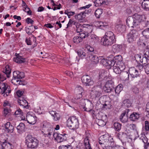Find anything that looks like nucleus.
Here are the masks:
<instances>
[{
	"label": "nucleus",
	"instance_id": "6ab92c4d",
	"mask_svg": "<svg viewBox=\"0 0 149 149\" xmlns=\"http://www.w3.org/2000/svg\"><path fill=\"white\" fill-rule=\"evenodd\" d=\"M26 98L22 97L19 98L18 100V102L20 106H23L24 108H27L28 106V102L26 100Z\"/></svg>",
	"mask_w": 149,
	"mask_h": 149
},
{
	"label": "nucleus",
	"instance_id": "e2e57ef3",
	"mask_svg": "<svg viewBox=\"0 0 149 149\" xmlns=\"http://www.w3.org/2000/svg\"><path fill=\"white\" fill-rule=\"evenodd\" d=\"M87 50L89 51L91 53H92L94 51V48L88 45L86 47Z\"/></svg>",
	"mask_w": 149,
	"mask_h": 149
},
{
	"label": "nucleus",
	"instance_id": "f704fd0d",
	"mask_svg": "<svg viewBox=\"0 0 149 149\" xmlns=\"http://www.w3.org/2000/svg\"><path fill=\"white\" fill-rule=\"evenodd\" d=\"M143 9L146 10H149V1L144 0L141 4Z\"/></svg>",
	"mask_w": 149,
	"mask_h": 149
},
{
	"label": "nucleus",
	"instance_id": "c9c22d12",
	"mask_svg": "<svg viewBox=\"0 0 149 149\" xmlns=\"http://www.w3.org/2000/svg\"><path fill=\"white\" fill-rule=\"evenodd\" d=\"M22 6L24 7L23 8H24V9H23V10L25 12H27L26 10H29L27 11V13L29 15H31V14L32 12L31 10H30V8L28 7V6L26 4V3L24 1H22Z\"/></svg>",
	"mask_w": 149,
	"mask_h": 149
},
{
	"label": "nucleus",
	"instance_id": "de8ad7c7",
	"mask_svg": "<svg viewBox=\"0 0 149 149\" xmlns=\"http://www.w3.org/2000/svg\"><path fill=\"white\" fill-rule=\"evenodd\" d=\"M73 40L74 42L77 44L81 42L82 39L79 36H77L74 37Z\"/></svg>",
	"mask_w": 149,
	"mask_h": 149
},
{
	"label": "nucleus",
	"instance_id": "7c9ffc66",
	"mask_svg": "<svg viewBox=\"0 0 149 149\" xmlns=\"http://www.w3.org/2000/svg\"><path fill=\"white\" fill-rule=\"evenodd\" d=\"M78 89V90L80 91V93H79L78 94L74 96V97L75 100H79L82 97L83 90L81 86H79Z\"/></svg>",
	"mask_w": 149,
	"mask_h": 149
},
{
	"label": "nucleus",
	"instance_id": "c756f323",
	"mask_svg": "<svg viewBox=\"0 0 149 149\" xmlns=\"http://www.w3.org/2000/svg\"><path fill=\"white\" fill-rule=\"evenodd\" d=\"M84 145L86 149H92L89 143V138L88 136H86L84 140Z\"/></svg>",
	"mask_w": 149,
	"mask_h": 149
},
{
	"label": "nucleus",
	"instance_id": "864d4df0",
	"mask_svg": "<svg viewBox=\"0 0 149 149\" xmlns=\"http://www.w3.org/2000/svg\"><path fill=\"white\" fill-rule=\"evenodd\" d=\"M60 115L58 113H56L53 116L54 119L55 121H56L59 120L60 118Z\"/></svg>",
	"mask_w": 149,
	"mask_h": 149
},
{
	"label": "nucleus",
	"instance_id": "cd10ccee",
	"mask_svg": "<svg viewBox=\"0 0 149 149\" xmlns=\"http://www.w3.org/2000/svg\"><path fill=\"white\" fill-rule=\"evenodd\" d=\"M127 25L129 27H134V19L133 17L131 16L129 17L126 20Z\"/></svg>",
	"mask_w": 149,
	"mask_h": 149
},
{
	"label": "nucleus",
	"instance_id": "f8f14e48",
	"mask_svg": "<svg viewBox=\"0 0 149 149\" xmlns=\"http://www.w3.org/2000/svg\"><path fill=\"white\" fill-rule=\"evenodd\" d=\"M53 135L54 138L55 136H56L55 139L58 143H60L66 140L67 137L66 136H67L68 135L65 133H63V134H60L57 133L54 134L53 133Z\"/></svg>",
	"mask_w": 149,
	"mask_h": 149
},
{
	"label": "nucleus",
	"instance_id": "49530a36",
	"mask_svg": "<svg viewBox=\"0 0 149 149\" xmlns=\"http://www.w3.org/2000/svg\"><path fill=\"white\" fill-rule=\"evenodd\" d=\"M102 13V10L101 9H98L96 10L95 15L97 18H99Z\"/></svg>",
	"mask_w": 149,
	"mask_h": 149
},
{
	"label": "nucleus",
	"instance_id": "4be33fe9",
	"mask_svg": "<svg viewBox=\"0 0 149 149\" xmlns=\"http://www.w3.org/2000/svg\"><path fill=\"white\" fill-rule=\"evenodd\" d=\"M149 51H146V52L144 53V57H143L141 59V63L144 66L146 65V63H148V61H149Z\"/></svg>",
	"mask_w": 149,
	"mask_h": 149
},
{
	"label": "nucleus",
	"instance_id": "1a4fd4ad",
	"mask_svg": "<svg viewBox=\"0 0 149 149\" xmlns=\"http://www.w3.org/2000/svg\"><path fill=\"white\" fill-rule=\"evenodd\" d=\"M82 82L86 86H91L93 85L94 82L91 77L88 75H83L81 78Z\"/></svg>",
	"mask_w": 149,
	"mask_h": 149
},
{
	"label": "nucleus",
	"instance_id": "dca6fc26",
	"mask_svg": "<svg viewBox=\"0 0 149 149\" xmlns=\"http://www.w3.org/2000/svg\"><path fill=\"white\" fill-rule=\"evenodd\" d=\"M129 111V109H126L120 115L119 119L122 123H125L127 121L128 118V114Z\"/></svg>",
	"mask_w": 149,
	"mask_h": 149
},
{
	"label": "nucleus",
	"instance_id": "0eeeda50",
	"mask_svg": "<svg viewBox=\"0 0 149 149\" xmlns=\"http://www.w3.org/2000/svg\"><path fill=\"white\" fill-rule=\"evenodd\" d=\"M102 88L100 86L94 87L92 88L91 93V95L93 98L99 97L102 95Z\"/></svg>",
	"mask_w": 149,
	"mask_h": 149
},
{
	"label": "nucleus",
	"instance_id": "69168bd1",
	"mask_svg": "<svg viewBox=\"0 0 149 149\" xmlns=\"http://www.w3.org/2000/svg\"><path fill=\"white\" fill-rule=\"evenodd\" d=\"M26 22L27 24L30 23L31 24H33L34 21L30 18H27L26 19Z\"/></svg>",
	"mask_w": 149,
	"mask_h": 149
},
{
	"label": "nucleus",
	"instance_id": "9d476101",
	"mask_svg": "<svg viewBox=\"0 0 149 149\" xmlns=\"http://www.w3.org/2000/svg\"><path fill=\"white\" fill-rule=\"evenodd\" d=\"M137 44L138 46L148 49V51H149V39H143L140 38Z\"/></svg>",
	"mask_w": 149,
	"mask_h": 149
},
{
	"label": "nucleus",
	"instance_id": "6e6d98bb",
	"mask_svg": "<svg viewBox=\"0 0 149 149\" xmlns=\"http://www.w3.org/2000/svg\"><path fill=\"white\" fill-rule=\"evenodd\" d=\"M145 129L146 131H149V122L148 121L145 122Z\"/></svg>",
	"mask_w": 149,
	"mask_h": 149
},
{
	"label": "nucleus",
	"instance_id": "4c0bfd02",
	"mask_svg": "<svg viewBox=\"0 0 149 149\" xmlns=\"http://www.w3.org/2000/svg\"><path fill=\"white\" fill-rule=\"evenodd\" d=\"M11 70L10 68L9 67V65H7L6 66L5 69L3 71V72L6 75V76L8 78H9L10 77L9 75L11 72Z\"/></svg>",
	"mask_w": 149,
	"mask_h": 149
},
{
	"label": "nucleus",
	"instance_id": "393cba45",
	"mask_svg": "<svg viewBox=\"0 0 149 149\" xmlns=\"http://www.w3.org/2000/svg\"><path fill=\"white\" fill-rule=\"evenodd\" d=\"M5 127L6 131L8 133H10L13 132L14 127L13 126L11 125L10 122H7L5 125Z\"/></svg>",
	"mask_w": 149,
	"mask_h": 149
},
{
	"label": "nucleus",
	"instance_id": "4468645a",
	"mask_svg": "<svg viewBox=\"0 0 149 149\" xmlns=\"http://www.w3.org/2000/svg\"><path fill=\"white\" fill-rule=\"evenodd\" d=\"M99 141H102L114 144V141L111 136L105 134L101 136L99 138Z\"/></svg>",
	"mask_w": 149,
	"mask_h": 149
},
{
	"label": "nucleus",
	"instance_id": "6e6552de",
	"mask_svg": "<svg viewBox=\"0 0 149 149\" xmlns=\"http://www.w3.org/2000/svg\"><path fill=\"white\" fill-rule=\"evenodd\" d=\"M138 33L135 30H132L128 34L127 37V41L130 43H133L135 41L138 36Z\"/></svg>",
	"mask_w": 149,
	"mask_h": 149
},
{
	"label": "nucleus",
	"instance_id": "473e14b6",
	"mask_svg": "<svg viewBox=\"0 0 149 149\" xmlns=\"http://www.w3.org/2000/svg\"><path fill=\"white\" fill-rule=\"evenodd\" d=\"M116 28L118 31L122 33L124 32L126 30L125 26L123 24H118L116 26Z\"/></svg>",
	"mask_w": 149,
	"mask_h": 149
},
{
	"label": "nucleus",
	"instance_id": "8fccbe9b",
	"mask_svg": "<svg viewBox=\"0 0 149 149\" xmlns=\"http://www.w3.org/2000/svg\"><path fill=\"white\" fill-rule=\"evenodd\" d=\"M106 72L104 70H102L99 72V77L100 78L104 79L106 76L105 75Z\"/></svg>",
	"mask_w": 149,
	"mask_h": 149
},
{
	"label": "nucleus",
	"instance_id": "338daca9",
	"mask_svg": "<svg viewBox=\"0 0 149 149\" xmlns=\"http://www.w3.org/2000/svg\"><path fill=\"white\" fill-rule=\"evenodd\" d=\"M4 113L5 116L7 115H9L10 114L9 110H8L7 107H5L4 110Z\"/></svg>",
	"mask_w": 149,
	"mask_h": 149
},
{
	"label": "nucleus",
	"instance_id": "37998d69",
	"mask_svg": "<svg viewBox=\"0 0 149 149\" xmlns=\"http://www.w3.org/2000/svg\"><path fill=\"white\" fill-rule=\"evenodd\" d=\"M25 31L26 33L28 34H31L34 31L33 30V26L31 25L29 27H26Z\"/></svg>",
	"mask_w": 149,
	"mask_h": 149
},
{
	"label": "nucleus",
	"instance_id": "3c124183",
	"mask_svg": "<svg viewBox=\"0 0 149 149\" xmlns=\"http://www.w3.org/2000/svg\"><path fill=\"white\" fill-rule=\"evenodd\" d=\"M134 58L136 61L137 63H139V62L141 63L142 59L140 55L138 54L135 55L134 56Z\"/></svg>",
	"mask_w": 149,
	"mask_h": 149
},
{
	"label": "nucleus",
	"instance_id": "2eb2a0df",
	"mask_svg": "<svg viewBox=\"0 0 149 149\" xmlns=\"http://www.w3.org/2000/svg\"><path fill=\"white\" fill-rule=\"evenodd\" d=\"M113 57V56L112 55H110L108 59L103 58L102 57H99L100 60V63L105 66H109L110 67V66H112L111 60V59L109 58Z\"/></svg>",
	"mask_w": 149,
	"mask_h": 149
},
{
	"label": "nucleus",
	"instance_id": "ea45409f",
	"mask_svg": "<svg viewBox=\"0 0 149 149\" xmlns=\"http://www.w3.org/2000/svg\"><path fill=\"white\" fill-rule=\"evenodd\" d=\"M80 36H79L83 40V38H85L86 37L87 38L90 36V33L88 32H86L85 31L81 32L79 33Z\"/></svg>",
	"mask_w": 149,
	"mask_h": 149
},
{
	"label": "nucleus",
	"instance_id": "bb28decb",
	"mask_svg": "<svg viewBox=\"0 0 149 149\" xmlns=\"http://www.w3.org/2000/svg\"><path fill=\"white\" fill-rule=\"evenodd\" d=\"M99 143L103 149H108L109 147L112 146L114 144L102 141H99Z\"/></svg>",
	"mask_w": 149,
	"mask_h": 149
},
{
	"label": "nucleus",
	"instance_id": "20e7f679",
	"mask_svg": "<svg viewBox=\"0 0 149 149\" xmlns=\"http://www.w3.org/2000/svg\"><path fill=\"white\" fill-rule=\"evenodd\" d=\"M111 60L112 66L116 65L120 66V68L123 69H124L125 68V66L123 62L122 57L121 55H118L115 56Z\"/></svg>",
	"mask_w": 149,
	"mask_h": 149
},
{
	"label": "nucleus",
	"instance_id": "c03bdc74",
	"mask_svg": "<svg viewBox=\"0 0 149 149\" xmlns=\"http://www.w3.org/2000/svg\"><path fill=\"white\" fill-rule=\"evenodd\" d=\"M142 34L144 36L147 38H149V28L144 30L142 32Z\"/></svg>",
	"mask_w": 149,
	"mask_h": 149
},
{
	"label": "nucleus",
	"instance_id": "a211bd4d",
	"mask_svg": "<svg viewBox=\"0 0 149 149\" xmlns=\"http://www.w3.org/2000/svg\"><path fill=\"white\" fill-rule=\"evenodd\" d=\"M129 73L132 78H134L139 77L138 71L134 67H131L129 69Z\"/></svg>",
	"mask_w": 149,
	"mask_h": 149
},
{
	"label": "nucleus",
	"instance_id": "c85d7f7f",
	"mask_svg": "<svg viewBox=\"0 0 149 149\" xmlns=\"http://www.w3.org/2000/svg\"><path fill=\"white\" fill-rule=\"evenodd\" d=\"M122 45H121L115 44L112 46V49L115 53L120 52L121 49Z\"/></svg>",
	"mask_w": 149,
	"mask_h": 149
},
{
	"label": "nucleus",
	"instance_id": "72a5a7b5",
	"mask_svg": "<svg viewBox=\"0 0 149 149\" xmlns=\"http://www.w3.org/2000/svg\"><path fill=\"white\" fill-rule=\"evenodd\" d=\"M96 6H99L103 4H108V1L105 0H96L94 2Z\"/></svg>",
	"mask_w": 149,
	"mask_h": 149
},
{
	"label": "nucleus",
	"instance_id": "e433bc0d",
	"mask_svg": "<svg viewBox=\"0 0 149 149\" xmlns=\"http://www.w3.org/2000/svg\"><path fill=\"white\" fill-rule=\"evenodd\" d=\"M122 124L118 122L114 123H113V128L115 130L118 132L121 130Z\"/></svg>",
	"mask_w": 149,
	"mask_h": 149
},
{
	"label": "nucleus",
	"instance_id": "052dcab7",
	"mask_svg": "<svg viewBox=\"0 0 149 149\" xmlns=\"http://www.w3.org/2000/svg\"><path fill=\"white\" fill-rule=\"evenodd\" d=\"M111 149H125V148L122 146H114L113 145L111 146Z\"/></svg>",
	"mask_w": 149,
	"mask_h": 149
},
{
	"label": "nucleus",
	"instance_id": "603ef678",
	"mask_svg": "<svg viewBox=\"0 0 149 149\" xmlns=\"http://www.w3.org/2000/svg\"><path fill=\"white\" fill-rule=\"evenodd\" d=\"M97 124L100 126H104L106 125L105 122L101 119L99 120L97 122Z\"/></svg>",
	"mask_w": 149,
	"mask_h": 149
},
{
	"label": "nucleus",
	"instance_id": "5701e85b",
	"mask_svg": "<svg viewBox=\"0 0 149 149\" xmlns=\"http://www.w3.org/2000/svg\"><path fill=\"white\" fill-rule=\"evenodd\" d=\"M89 60L91 62H93L94 64L98 63L100 60V58L97 55L94 54H90L89 56Z\"/></svg>",
	"mask_w": 149,
	"mask_h": 149
},
{
	"label": "nucleus",
	"instance_id": "0e129e2a",
	"mask_svg": "<svg viewBox=\"0 0 149 149\" xmlns=\"http://www.w3.org/2000/svg\"><path fill=\"white\" fill-rule=\"evenodd\" d=\"M121 74L123 75L124 76V78L125 79H128L129 77V74L127 72H126L124 73H122Z\"/></svg>",
	"mask_w": 149,
	"mask_h": 149
},
{
	"label": "nucleus",
	"instance_id": "4d7b16f0",
	"mask_svg": "<svg viewBox=\"0 0 149 149\" xmlns=\"http://www.w3.org/2000/svg\"><path fill=\"white\" fill-rule=\"evenodd\" d=\"M23 91H21L20 90H18L16 92V94L17 96L20 98V97H22L23 96Z\"/></svg>",
	"mask_w": 149,
	"mask_h": 149
},
{
	"label": "nucleus",
	"instance_id": "bf43d9fd",
	"mask_svg": "<svg viewBox=\"0 0 149 149\" xmlns=\"http://www.w3.org/2000/svg\"><path fill=\"white\" fill-rule=\"evenodd\" d=\"M143 142L144 143V146L146 145V144L148 142V139L146 136H142L141 138Z\"/></svg>",
	"mask_w": 149,
	"mask_h": 149
},
{
	"label": "nucleus",
	"instance_id": "9b49d317",
	"mask_svg": "<svg viewBox=\"0 0 149 149\" xmlns=\"http://www.w3.org/2000/svg\"><path fill=\"white\" fill-rule=\"evenodd\" d=\"M113 82L112 81L107 82L103 89L104 91L107 93H110L114 89Z\"/></svg>",
	"mask_w": 149,
	"mask_h": 149
},
{
	"label": "nucleus",
	"instance_id": "79ce46f5",
	"mask_svg": "<svg viewBox=\"0 0 149 149\" xmlns=\"http://www.w3.org/2000/svg\"><path fill=\"white\" fill-rule=\"evenodd\" d=\"M123 86L121 84H119L117 86L115 89L116 93L118 95L121 91L123 90Z\"/></svg>",
	"mask_w": 149,
	"mask_h": 149
},
{
	"label": "nucleus",
	"instance_id": "680f3d73",
	"mask_svg": "<svg viewBox=\"0 0 149 149\" xmlns=\"http://www.w3.org/2000/svg\"><path fill=\"white\" fill-rule=\"evenodd\" d=\"M77 16L81 18V19H83L86 16V15H84L83 12H81L80 13L78 14L77 15Z\"/></svg>",
	"mask_w": 149,
	"mask_h": 149
},
{
	"label": "nucleus",
	"instance_id": "774afa93",
	"mask_svg": "<svg viewBox=\"0 0 149 149\" xmlns=\"http://www.w3.org/2000/svg\"><path fill=\"white\" fill-rule=\"evenodd\" d=\"M132 91L135 94L138 93L139 92L138 88L135 86L133 87Z\"/></svg>",
	"mask_w": 149,
	"mask_h": 149
},
{
	"label": "nucleus",
	"instance_id": "f03ea898",
	"mask_svg": "<svg viewBox=\"0 0 149 149\" xmlns=\"http://www.w3.org/2000/svg\"><path fill=\"white\" fill-rule=\"evenodd\" d=\"M25 143L27 147L31 149L37 148L38 146V141L32 135L29 134L26 138Z\"/></svg>",
	"mask_w": 149,
	"mask_h": 149
},
{
	"label": "nucleus",
	"instance_id": "423d86ee",
	"mask_svg": "<svg viewBox=\"0 0 149 149\" xmlns=\"http://www.w3.org/2000/svg\"><path fill=\"white\" fill-rule=\"evenodd\" d=\"M134 19V27L139 25V28L137 29V31H139L141 29L142 27L140 28L141 26V25L143 19V17L141 15L138 14L134 15L133 17Z\"/></svg>",
	"mask_w": 149,
	"mask_h": 149
},
{
	"label": "nucleus",
	"instance_id": "412c9836",
	"mask_svg": "<svg viewBox=\"0 0 149 149\" xmlns=\"http://www.w3.org/2000/svg\"><path fill=\"white\" fill-rule=\"evenodd\" d=\"M0 149H13L12 145L5 141L0 144Z\"/></svg>",
	"mask_w": 149,
	"mask_h": 149
},
{
	"label": "nucleus",
	"instance_id": "58836bf2",
	"mask_svg": "<svg viewBox=\"0 0 149 149\" xmlns=\"http://www.w3.org/2000/svg\"><path fill=\"white\" fill-rule=\"evenodd\" d=\"M113 72H114L116 74H119L121 73V71L123 70L124 69H122L121 68H120V66H117L116 65H115L113 66Z\"/></svg>",
	"mask_w": 149,
	"mask_h": 149
},
{
	"label": "nucleus",
	"instance_id": "f3484780",
	"mask_svg": "<svg viewBox=\"0 0 149 149\" xmlns=\"http://www.w3.org/2000/svg\"><path fill=\"white\" fill-rule=\"evenodd\" d=\"M15 57L13 58V61L15 62L18 63H21L26 62V58L22 56H21L19 54L16 53Z\"/></svg>",
	"mask_w": 149,
	"mask_h": 149
},
{
	"label": "nucleus",
	"instance_id": "b1692460",
	"mask_svg": "<svg viewBox=\"0 0 149 149\" xmlns=\"http://www.w3.org/2000/svg\"><path fill=\"white\" fill-rule=\"evenodd\" d=\"M140 116V114L137 112H134L130 116L131 120L135 121L138 120Z\"/></svg>",
	"mask_w": 149,
	"mask_h": 149
},
{
	"label": "nucleus",
	"instance_id": "13d9d810",
	"mask_svg": "<svg viewBox=\"0 0 149 149\" xmlns=\"http://www.w3.org/2000/svg\"><path fill=\"white\" fill-rule=\"evenodd\" d=\"M144 66V68L147 74H149V63L146 65Z\"/></svg>",
	"mask_w": 149,
	"mask_h": 149
},
{
	"label": "nucleus",
	"instance_id": "a18cd8bd",
	"mask_svg": "<svg viewBox=\"0 0 149 149\" xmlns=\"http://www.w3.org/2000/svg\"><path fill=\"white\" fill-rule=\"evenodd\" d=\"M58 149H72V147L70 145H63L59 146Z\"/></svg>",
	"mask_w": 149,
	"mask_h": 149
},
{
	"label": "nucleus",
	"instance_id": "39448f33",
	"mask_svg": "<svg viewBox=\"0 0 149 149\" xmlns=\"http://www.w3.org/2000/svg\"><path fill=\"white\" fill-rule=\"evenodd\" d=\"M13 77L11 80V82L13 84H16L18 81V80L24 77V73L23 72H20L17 71L13 72Z\"/></svg>",
	"mask_w": 149,
	"mask_h": 149
},
{
	"label": "nucleus",
	"instance_id": "ddd939ff",
	"mask_svg": "<svg viewBox=\"0 0 149 149\" xmlns=\"http://www.w3.org/2000/svg\"><path fill=\"white\" fill-rule=\"evenodd\" d=\"M6 84L2 82L0 83V93L3 94L5 93L8 96L11 92V90L8 88V86H6Z\"/></svg>",
	"mask_w": 149,
	"mask_h": 149
},
{
	"label": "nucleus",
	"instance_id": "aec40b11",
	"mask_svg": "<svg viewBox=\"0 0 149 149\" xmlns=\"http://www.w3.org/2000/svg\"><path fill=\"white\" fill-rule=\"evenodd\" d=\"M26 119L27 122L30 124L34 125L36 123L34 117L31 115L30 113H27L26 114Z\"/></svg>",
	"mask_w": 149,
	"mask_h": 149
},
{
	"label": "nucleus",
	"instance_id": "f257e3e1",
	"mask_svg": "<svg viewBox=\"0 0 149 149\" xmlns=\"http://www.w3.org/2000/svg\"><path fill=\"white\" fill-rule=\"evenodd\" d=\"M113 33L111 31H107L104 36L102 38L101 41L104 45L108 46H111L116 41Z\"/></svg>",
	"mask_w": 149,
	"mask_h": 149
},
{
	"label": "nucleus",
	"instance_id": "2f4dec72",
	"mask_svg": "<svg viewBox=\"0 0 149 149\" xmlns=\"http://www.w3.org/2000/svg\"><path fill=\"white\" fill-rule=\"evenodd\" d=\"M122 106L124 107L129 108L131 105V103L128 99L124 100L122 102Z\"/></svg>",
	"mask_w": 149,
	"mask_h": 149
},
{
	"label": "nucleus",
	"instance_id": "a878e982",
	"mask_svg": "<svg viewBox=\"0 0 149 149\" xmlns=\"http://www.w3.org/2000/svg\"><path fill=\"white\" fill-rule=\"evenodd\" d=\"M17 129L18 133L22 134L25 131V125L23 123H21L17 127Z\"/></svg>",
	"mask_w": 149,
	"mask_h": 149
},
{
	"label": "nucleus",
	"instance_id": "a19ab883",
	"mask_svg": "<svg viewBox=\"0 0 149 149\" xmlns=\"http://www.w3.org/2000/svg\"><path fill=\"white\" fill-rule=\"evenodd\" d=\"M77 53L79 57L81 58H84L86 57V53L82 50H78Z\"/></svg>",
	"mask_w": 149,
	"mask_h": 149
},
{
	"label": "nucleus",
	"instance_id": "09e8293b",
	"mask_svg": "<svg viewBox=\"0 0 149 149\" xmlns=\"http://www.w3.org/2000/svg\"><path fill=\"white\" fill-rule=\"evenodd\" d=\"M76 26V31L77 33H81V32L83 31L82 30H84L82 27V26L81 25L79 24H77Z\"/></svg>",
	"mask_w": 149,
	"mask_h": 149
},
{
	"label": "nucleus",
	"instance_id": "5fc2aeb1",
	"mask_svg": "<svg viewBox=\"0 0 149 149\" xmlns=\"http://www.w3.org/2000/svg\"><path fill=\"white\" fill-rule=\"evenodd\" d=\"M79 103L78 104L81 105V106H84L85 104V99L82 98L78 100Z\"/></svg>",
	"mask_w": 149,
	"mask_h": 149
},
{
	"label": "nucleus",
	"instance_id": "7ed1b4c3",
	"mask_svg": "<svg viewBox=\"0 0 149 149\" xmlns=\"http://www.w3.org/2000/svg\"><path fill=\"white\" fill-rule=\"evenodd\" d=\"M78 119L75 116L70 117L67 120V126L71 130H74L79 126Z\"/></svg>",
	"mask_w": 149,
	"mask_h": 149
}]
</instances>
